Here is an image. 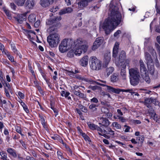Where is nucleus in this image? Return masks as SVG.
Returning a JSON list of instances; mask_svg holds the SVG:
<instances>
[{
    "label": "nucleus",
    "mask_w": 160,
    "mask_h": 160,
    "mask_svg": "<svg viewBox=\"0 0 160 160\" xmlns=\"http://www.w3.org/2000/svg\"><path fill=\"white\" fill-rule=\"evenodd\" d=\"M117 0H112L109 5L110 14L108 19L105 20L100 27L107 34H109L120 23L121 21V14L118 12V8L115 4Z\"/></svg>",
    "instance_id": "f257e3e1"
},
{
    "label": "nucleus",
    "mask_w": 160,
    "mask_h": 160,
    "mask_svg": "<svg viewBox=\"0 0 160 160\" xmlns=\"http://www.w3.org/2000/svg\"><path fill=\"white\" fill-rule=\"evenodd\" d=\"M82 39L79 38L74 42L75 45L74 49L75 55L77 56H80L82 52L85 53L87 50L88 46L86 45H83Z\"/></svg>",
    "instance_id": "f03ea898"
},
{
    "label": "nucleus",
    "mask_w": 160,
    "mask_h": 160,
    "mask_svg": "<svg viewBox=\"0 0 160 160\" xmlns=\"http://www.w3.org/2000/svg\"><path fill=\"white\" fill-rule=\"evenodd\" d=\"M129 74L131 84L133 86L137 85L140 78L138 70L137 68H131L129 69Z\"/></svg>",
    "instance_id": "7ed1b4c3"
},
{
    "label": "nucleus",
    "mask_w": 160,
    "mask_h": 160,
    "mask_svg": "<svg viewBox=\"0 0 160 160\" xmlns=\"http://www.w3.org/2000/svg\"><path fill=\"white\" fill-rule=\"evenodd\" d=\"M48 42L49 46L52 48L57 46L60 41L59 35L56 33L50 34L47 37Z\"/></svg>",
    "instance_id": "20e7f679"
},
{
    "label": "nucleus",
    "mask_w": 160,
    "mask_h": 160,
    "mask_svg": "<svg viewBox=\"0 0 160 160\" xmlns=\"http://www.w3.org/2000/svg\"><path fill=\"white\" fill-rule=\"evenodd\" d=\"M73 42L72 40L71 39H64L59 46V51L62 53L66 52L71 48Z\"/></svg>",
    "instance_id": "39448f33"
},
{
    "label": "nucleus",
    "mask_w": 160,
    "mask_h": 160,
    "mask_svg": "<svg viewBox=\"0 0 160 160\" xmlns=\"http://www.w3.org/2000/svg\"><path fill=\"white\" fill-rule=\"evenodd\" d=\"M90 68L93 70H99L101 67V63L100 60L94 56L91 57L90 59Z\"/></svg>",
    "instance_id": "423d86ee"
},
{
    "label": "nucleus",
    "mask_w": 160,
    "mask_h": 160,
    "mask_svg": "<svg viewBox=\"0 0 160 160\" xmlns=\"http://www.w3.org/2000/svg\"><path fill=\"white\" fill-rule=\"evenodd\" d=\"M61 19V17L59 16L55 18L54 19H49L46 22V24L50 26L47 30L48 32H51L52 31H54L55 29L54 26H56L57 22Z\"/></svg>",
    "instance_id": "0eeeda50"
},
{
    "label": "nucleus",
    "mask_w": 160,
    "mask_h": 160,
    "mask_svg": "<svg viewBox=\"0 0 160 160\" xmlns=\"http://www.w3.org/2000/svg\"><path fill=\"white\" fill-rule=\"evenodd\" d=\"M145 58L148 71L151 74H152L154 71V66L152 60L149 54L147 52L145 53Z\"/></svg>",
    "instance_id": "6e6552de"
},
{
    "label": "nucleus",
    "mask_w": 160,
    "mask_h": 160,
    "mask_svg": "<svg viewBox=\"0 0 160 160\" xmlns=\"http://www.w3.org/2000/svg\"><path fill=\"white\" fill-rule=\"evenodd\" d=\"M101 86L105 87V89L109 92H113L116 93H119L121 92V90L118 88H115L110 86L106 85L103 84H101Z\"/></svg>",
    "instance_id": "1a4fd4ad"
},
{
    "label": "nucleus",
    "mask_w": 160,
    "mask_h": 160,
    "mask_svg": "<svg viewBox=\"0 0 160 160\" xmlns=\"http://www.w3.org/2000/svg\"><path fill=\"white\" fill-rule=\"evenodd\" d=\"M28 13V12H27L23 13L18 14L14 18L18 23H21L23 21L26 20V15Z\"/></svg>",
    "instance_id": "9d476101"
},
{
    "label": "nucleus",
    "mask_w": 160,
    "mask_h": 160,
    "mask_svg": "<svg viewBox=\"0 0 160 160\" xmlns=\"http://www.w3.org/2000/svg\"><path fill=\"white\" fill-rule=\"evenodd\" d=\"M103 39L102 38H98L96 39L92 47V50H94L98 48L102 44Z\"/></svg>",
    "instance_id": "9b49d317"
},
{
    "label": "nucleus",
    "mask_w": 160,
    "mask_h": 160,
    "mask_svg": "<svg viewBox=\"0 0 160 160\" xmlns=\"http://www.w3.org/2000/svg\"><path fill=\"white\" fill-rule=\"evenodd\" d=\"M111 59V54L109 52L104 54L103 59V64L104 65L107 66L110 61Z\"/></svg>",
    "instance_id": "f8f14e48"
},
{
    "label": "nucleus",
    "mask_w": 160,
    "mask_h": 160,
    "mask_svg": "<svg viewBox=\"0 0 160 160\" xmlns=\"http://www.w3.org/2000/svg\"><path fill=\"white\" fill-rule=\"evenodd\" d=\"M88 56H86L82 58L79 61L80 64L83 67H85L88 63Z\"/></svg>",
    "instance_id": "ddd939ff"
},
{
    "label": "nucleus",
    "mask_w": 160,
    "mask_h": 160,
    "mask_svg": "<svg viewBox=\"0 0 160 160\" xmlns=\"http://www.w3.org/2000/svg\"><path fill=\"white\" fill-rule=\"evenodd\" d=\"M53 1V0H40V3L42 7H46L52 4Z\"/></svg>",
    "instance_id": "4468645a"
},
{
    "label": "nucleus",
    "mask_w": 160,
    "mask_h": 160,
    "mask_svg": "<svg viewBox=\"0 0 160 160\" xmlns=\"http://www.w3.org/2000/svg\"><path fill=\"white\" fill-rule=\"evenodd\" d=\"M72 11V9L71 8L68 7L62 9L59 12V14L61 15L66 13H69L71 12Z\"/></svg>",
    "instance_id": "2eb2a0df"
},
{
    "label": "nucleus",
    "mask_w": 160,
    "mask_h": 160,
    "mask_svg": "<svg viewBox=\"0 0 160 160\" xmlns=\"http://www.w3.org/2000/svg\"><path fill=\"white\" fill-rule=\"evenodd\" d=\"M99 124H101L102 126L105 127L108 126L110 124V122L108 120L107 118H100Z\"/></svg>",
    "instance_id": "dca6fc26"
},
{
    "label": "nucleus",
    "mask_w": 160,
    "mask_h": 160,
    "mask_svg": "<svg viewBox=\"0 0 160 160\" xmlns=\"http://www.w3.org/2000/svg\"><path fill=\"white\" fill-rule=\"evenodd\" d=\"M33 0H27L25 3L26 7L29 8H32L34 6Z\"/></svg>",
    "instance_id": "f3484780"
},
{
    "label": "nucleus",
    "mask_w": 160,
    "mask_h": 160,
    "mask_svg": "<svg viewBox=\"0 0 160 160\" xmlns=\"http://www.w3.org/2000/svg\"><path fill=\"white\" fill-rule=\"evenodd\" d=\"M139 63L141 72L146 74V72L147 71L143 62L142 60H141L139 61Z\"/></svg>",
    "instance_id": "a211bd4d"
},
{
    "label": "nucleus",
    "mask_w": 160,
    "mask_h": 160,
    "mask_svg": "<svg viewBox=\"0 0 160 160\" xmlns=\"http://www.w3.org/2000/svg\"><path fill=\"white\" fill-rule=\"evenodd\" d=\"M119 43L116 42L114 46L113 51V57L114 58L116 57L118 52V48L119 47Z\"/></svg>",
    "instance_id": "6ab92c4d"
},
{
    "label": "nucleus",
    "mask_w": 160,
    "mask_h": 160,
    "mask_svg": "<svg viewBox=\"0 0 160 160\" xmlns=\"http://www.w3.org/2000/svg\"><path fill=\"white\" fill-rule=\"evenodd\" d=\"M36 16L34 14H30L28 17V20L29 22L31 23H33L36 21Z\"/></svg>",
    "instance_id": "aec40b11"
},
{
    "label": "nucleus",
    "mask_w": 160,
    "mask_h": 160,
    "mask_svg": "<svg viewBox=\"0 0 160 160\" xmlns=\"http://www.w3.org/2000/svg\"><path fill=\"white\" fill-rule=\"evenodd\" d=\"M102 126H100V127H99L98 126H97V127L96 128V129L98 131V133L99 135H102L101 133L103 134L104 133H107V132L103 129L102 128Z\"/></svg>",
    "instance_id": "412c9836"
},
{
    "label": "nucleus",
    "mask_w": 160,
    "mask_h": 160,
    "mask_svg": "<svg viewBox=\"0 0 160 160\" xmlns=\"http://www.w3.org/2000/svg\"><path fill=\"white\" fill-rule=\"evenodd\" d=\"M142 76L143 79L145 80L147 83H149L150 82V79L148 75L147 74V72H146V74L144 73H142Z\"/></svg>",
    "instance_id": "4be33fe9"
},
{
    "label": "nucleus",
    "mask_w": 160,
    "mask_h": 160,
    "mask_svg": "<svg viewBox=\"0 0 160 160\" xmlns=\"http://www.w3.org/2000/svg\"><path fill=\"white\" fill-rule=\"evenodd\" d=\"M7 152L14 158L17 157V154L14 150L11 148H8L7 150Z\"/></svg>",
    "instance_id": "5701e85b"
},
{
    "label": "nucleus",
    "mask_w": 160,
    "mask_h": 160,
    "mask_svg": "<svg viewBox=\"0 0 160 160\" xmlns=\"http://www.w3.org/2000/svg\"><path fill=\"white\" fill-rule=\"evenodd\" d=\"M72 92L75 95L78 96L80 98H84L85 97V95L81 93L78 90V91L74 90H73Z\"/></svg>",
    "instance_id": "b1692460"
},
{
    "label": "nucleus",
    "mask_w": 160,
    "mask_h": 160,
    "mask_svg": "<svg viewBox=\"0 0 160 160\" xmlns=\"http://www.w3.org/2000/svg\"><path fill=\"white\" fill-rule=\"evenodd\" d=\"M78 4L79 7L81 9L88 5V2L86 0L82 1Z\"/></svg>",
    "instance_id": "393cba45"
},
{
    "label": "nucleus",
    "mask_w": 160,
    "mask_h": 160,
    "mask_svg": "<svg viewBox=\"0 0 160 160\" xmlns=\"http://www.w3.org/2000/svg\"><path fill=\"white\" fill-rule=\"evenodd\" d=\"M118 80V75L117 74L114 73L111 76V82H117Z\"/></svg>",
    "instance_id": "a878e982"
},
{
    "label": "nucleus",
    "mask_w": 160,
    "mask_h": 160,
    "mask_svg": "<svg viewBox=\"0 0 160 160\" xmlns=\"http://www.w3.org/2000/svg\"><path fill=\"white\" fill-rule=\"evenodd\" d=\"M121 65L122 69H125L126 68L127 65L129 63V61L128 60H124L122 62H121Z\"/></svg>",
    "instance_id": "bb28decb"
},
{
    "label": "nucleus",
    "mask_w": 160,
    "mask_h": 160,
    "mask_svg": "<svg viewBox=\"0 0 160 160\" xmlns=\"http://www.w3.org/2000/svg\"><path fill=\"white\" fill-rule=\"evenodd\" d=\"M61 95L62 97H65L66 98H67L68 99H69L71 98L70 96H68L70 94V93L68 92H65L64 91H62L61 92Z\"/></svg>",
    "instance_id": "cd10ccee"
},
{
    "label": "nucleus",
    "mask_w": 160,
    "mask_h": 160,
    "mask_svg": "<svg viewBox=\"0 0 160 160\" xmlns=\"http://www.w3.org/2000/svg\"><path fill=\"white\" fill-rule=\"evenodd\" d=\"M120 75L122 79H126V73L125 69H121Z\"/></svg>",
    "instance_id": "c85d7f7f"
},
{
    "label": "nucleus",
    "mask_w": 160,
    "mask_h": 160,
    "mask_svg": "<svg viewBox=\"0 0 160 160\" xmlns=\"http://www.w3.org/2000/svg\"><path fill=\"white\" fill-rule=\"evenodd\" d=\"M11 47L12 50L15 53H16L17 55H18L20 58H21V55L20 53H19L17 52V49H16L15 45L14 44H11Z\"/></svg>",
    "instance_id": "c756f323"
},
{
    "label": "nucleus",
    "mask_w": 160,
    "mask_h": 160,
    "mask_svg": "<svg viewBox=\"0 0 160 160\" xmlns=\"http://www.w3.org/2000/svg\"><path fill=\"white\" fill-rule=\"evenodd\" d=\"M144 104L147 106V107H149V105L152 103V101L151 98H146L144 100Z\"/></svg>",
    "instance_id": "7c9ffc66"
},
{
    "label": "nucleus",
    "mask_w": 160,
    "mask_h": 160,
    "mask_svg": "<svg viewBox=\"0 0 160 160\" xmlns=\"http://www.w3.org/2000/svg\"><path fill=\"white\" fill-rule=\"evenodd\" d=\"M7 155L5 152L3 151L0 152V159H2L3 160H6Z\"/></svg>",
    "instance_id": "2f4dec72"
},
{
    "label": "nucleus",
    "mask_w": 160,
    "mask_h": 160,
    "mask_svg": "<svg viewBox=\"0 0 160 160\" xmlns=\"http://www.w3.org/2000/svg\"><path fill=\"white\" fill-rule=\"evenodd\" d=\"M111 126L117 129H119L121 128V125L116 122H112Z\"/></svg>",
    "instance_id": "473e14b6"
},
{
    "label": "nucleus",
    "mask_w": 160,
    "mask_h": 160,
    "mask_svg": "<svg viewBox=\"0 0 160 160\" xmlns=\"http://www.w3.org/2000/svg\"><path fill=\"white\" fill-rule=\"evenodd\" d=\"M87 124L90 129L93 130L96 129V128L97 127V125H96L93 123H90V122H88Z\"/></svg>",
    "instance_id": "72a5a7b5"
},
{
    "label": "nucleus",
    "mask_w": 160,
    "mask_h": 160,
    "mask_svg": "<svg viewBox=\"0 0 160 160\" xmlns=\"http://www.w3.org/2000/svg\"><path fill=\"white\" fill-rule=\"evenodd\" d=\"M74 55L75 54L74 50L71 49L70 50L68 53L67 55L68 57L72 58L74 56Z\"/></svg>",
    "instance_id": "f704fd0d"
},
{
    "label": "nucleus",
    "mask_w": 160,
    "mask_h": 160,
    "mask_svg": "<svg viewBox=\"0 0 160 160\" xmlns=\"http://www.w3.org/2000/svg\"><path fill=\"white\" fill-rule=\"evenodd\" d=\"M26 0H15L16 3L18 6H22Z\"/></svg>",
    "instance_id": "c9c22d12"
},
{
    "label": "nucleus",
    "mask_w": 160,
    "mask_h": 160,
    "mask_svg": "<svg viewBox=\"0 0 160 160\" xmlns=\"http://www.w3.org/2000/svg\"><path fill=\"white\" fill-rule=\"evenodd\" d=\"M144 138V137L142 135L137 137L136 139L137 141H138V143L142 144L143 142Z\"/></svg>",
    "instance_id": "e433bc0d"
},
{
    "label": "nucleus",
    "mask_w": 160,
    "mask_h": 160,
    "mask_svg": "<svg viewBox=\"0 0 160 160\" xmlns=\"http://www.w3.org/2000/svg\"><path fill=\"white\" fill-rule=\"evenodd\" d=\"M3 9L4 12L5 13L6 15L8 16V18L9 19H11L12 18L11 15L9 11L5 8H3Z\"/></svg>",
    "instance_id": "4c0bfd02"
},
{
    "label": "nucleus",
    "mask_w": 160,
    "mask_h": 160,
    "mask_svg": "<svg viewBox=\"0 0 160 160\" xmlns=\"http://www.w3.org/2000/svg\"><path fill=\"white\" fill-rule=\"evenodd\" d=\"M114 118L115 119H120V121L123 122H126V120L125 118L122 116H114Z\"/></svg>",
    "instance_id": "58836bf2"
},
{
    "label": "nucleus",
    "mask_w": 160,
    "mask_h": 160,
    "mask_svg": "<svg viewBox=\"0 0 160 160\" xmlns=\"http://www.w3.org/2000/svg\"><path fill=\"white\" fill-rule=\"evenodd\" d=\"M57 154L58 158L60 160H67L66 159H64L62 156V154L60 151L57 152Z\"/></svg>",
    "instance_id": "ea45409f"
},
{
    "label": "nucleus",
    "mask_w": 160,
    "mask_h": 160,
    "mask_svg": "<svg viewBox=\"0 0 160 160\" xmlns=\"http://www.w3.org/2000/svg\"><path fill=\"white\" fill-rule=\"evenodd\" d=\"M5 54L8 57V59L12 62H14V59L13 56L11 55L8 52H7V53L5 52Z\"/></svg>",
    "instance_id": "a19ab883"
},
{
    "label": "nucleus",
    "mask_w": 160,
    "mask_h": 160,
    "mask_svg": "<svg viewBox=\"0 0 160 160\" xmlns=\"http://www.w3.org/2000/svg\"><path fill=\"white\" fill-rule=\"evenodd\" d=\"M126 56V53L124 51H122L121 52L120 55L119 56V58L120 59L123 60L124 59Z\"/></svg>",
    "instance_id": "79ce46f5"
},
{
    "label": "nucleus",
    "mask_w": 160,
    "mask_h": 160,
    "mask_svg": "<svg viewBox=\"0 0 160 160\" xmlns=\"http://www.w3.org/2000/svg\"><path fill=\"white\" fill-rule=\"evenodd\" d=\"M114 68L112 67H110L109 68H108L107 69V72L108 74L110 75L112 73L113 71Z\"/></svg>",
    "instance_id": "37998d69"
},
{
    "label": "nucleus",
    "mask_w": 160,
    "mask_h": 160,
    "mask_svg": "<svg viewBox=\"0 0 160 160\" xmlns=\"http://www.w3.org/2000/svg\"><path fill=\"white\" fill-rule=\"evenodd\" d=\"M121 33V31L120 30H117L115 32L114 34V36L117 38H118L119 37V35Z\"/></svg>",
    "instance_id": "c03bdc74"
},
{
    "label": "nucleus",
    "mask_w": 160,
    "mask_h": 160,
    "mask_svg": "<svg viewBox=\"0 0 160 160\" xmlns=\"http://www.w3.org/2000/svg\"><path fill=\"white\" fill-rule=\"evenodd\" d=\"M18 97L21 98V99H23L24 98V94L22 93L21 92H18Z\"/></svg>",
    "instance_id": "a18cd8bd"
},
{
    "label": "nucleus",
    "mask_w": 160,
    "mask_h": 160,
    "mask_svg": "<svg viewBox=\"0 0 160 160\" xmlns=\"http://www.w3.org/2000/svg\"><path fill=\"white\" fill-rule=\"evenodd\" d=\"M40 120L43 127L45 128L46 127V122L44 118L43 117H41Z\"/></svg>",
    "instance_id": "49530a36"
},
{
    "label": "nucleus",
    "mask_w": 160,
    "mask_h": 160,
    "mask_svg": "<svg viewBox=\"0 0 160 160\" xmlns=\"http://www.w3.org/2000/svg\"><path fill=\"white\" fill-rule=\"evenodd\" d=\"M152 103L156 104L158 105L159 104L158 102L156 100V99L153 98H151Z\"/></svg>",
    "instance_id": "de8ad7c7"
},
{
    "label": "nucleus",
    "mask_w": 160,
    "mask_h": 160,
    "mask_svg": "<svg viewBox=\"0 0 160 160\" xmlns=\"http://www.w3.org/2000/svg\"><path fill=\"white\" fill-rule=\"evenodd\" d=\"M122 91L123 92H129L130 93H131L132 94L134 93V92L133 90L132 89H125V90H121V91Z\"/></svg>",
    "instance_id": "09e8293b"
},
{
    "label": "nucleus",
    "mask_w": 160,
    "mask_h": 160,
    "mask_svg": "<svg viewBox=\"0 0 160 160\" xmlns=\"http://www.w3.org/2000/svg\"><path fill=\"white\" fill-rule=\"evenodd\" d=\"M58 9V7L57 6L53 7V8H51L50 9V11L51 12H55Z\"/></svg>",
    "instance_id": "8fccbe9b"
},
{
    "label": "nucleus",
    "mask_w": 160,
    "mask_h": 160,
    "mask_svg": "<svg viewBox=\"0 0 160 160\" xmlns=\"http://www.w3.org/2000/svg\"><path fill=\"white\" fill-rule=\"evenodd\" d=\"M124 127L126 128L124 130V132H129L131 127L126 125H125Z\"/></svg>",
    "instance_id": "3c124183"
},
{
    "label": "nucleus",
    "mask_w": 160,
    "mask_h": 160,
    "mask_svg": "<svg viewBox=\"0 0 160 160\" xmlns=\"http://www.w3.org/2000/svg\"><path fill=\"white\" fill-rule=\"evenodd\" d=\"M96 106V105L95 104H92L90 105L89 106V108L93 110H95L96 109V108H95Z\"/></svg>",
    "instance_id": "603ef678"
},
{
    "label": "nucleus",
    "mask_w": 160,
    "mask_h": 160,
    "mask_svg": "<svg viewBox=\"0 0 160 160\" xmlns=\"http://www.w3.org/2000/svg\"><path fill=\"white\" fill-rule=\"evenodd\" d=\"M108 132H107V133L113 136L114 134V132L112 131L110 128L108 129Z\"/></svg>",
    "instance_id": "864d4df0"
},
{
    "label": "nucleus",
    "mask_w": 160,
    "mask_h": 160,
    "mask_svg": "<svg viewBox=\"0 0 160 160\" xmlns=\"http://www.w3.org/2000/svg\"><path fill=\"white\" fill-rule=\"evenodd\" d=\"M16 131L18 133H20L22 136L23 135L22 133L21 129L19 127H17L16 128Z\"/></svg>",
    "instance_id": "5fc2aeb1"
},
{
    "label": "nucleus",
    "mask_w": 160,
    "mask_h": 160,
    "mask_svg": "<svg viewBox=\"0 0 160 160\" xmlns=\"http://www.w3.org/2000/svg\"><path fill=\"white\" fill-rule=\"evenodd\" d=\"M101 110L102 112L104 113H107L108 111V109L105 107H102L101 108Z\"/></svg>",
    "instance_id": "6e6d98bb"
},
{
    "label": "nucleus",
    "mask_w": 160,
    "mask_h": 160,
    "mask_svg": "<svg viewBox=\"0 0 160 160\" xmlns=\"http://www.w3.org/2000/svg\"><path fill=\"white\" fill-rule=\"evenodd\" d=\"M91 102L94 103H97L98 102V100L96 98H93L91 99Z\"/></svg>",
    "instance_id": "4d7b16f0"
},
{
    "label": "nucleus",
    "mask_w": 160,
    "mask_h": 160,
    "mask_svg": "<svg viewBox=\"0 0 160 160\" xmlns=\"http://www.w3.org/2000/svg\"><path fill=\"white\" fill-rule=\"evenodd\" d=\"M40 24V21H37L34 23V25L35 27H38Z\"/></svg>",
    "instance_id": "13d9d810"
},
{
    "label": "nucleus",
    "mask_w": 160,
    "mask_h": 160,
    "mask_svg": "<svg viewBox=\"0 0 160 160\" xmlns=\"http://www.w3.org/2000/svg\"><path fill=\"white\" fill-rule=\"evenodd\" d=\"M44 146L45 148L47 149H51V147L48 144L46 143L45 145Z\"/></svg>",
    "instance_id": "bf43d9fd"
},
{
    "label": "nucleus",
    "mask_w": 160,
    "mask_h": 160,
    "mask_svg": "<svg viewBox=\"0 0 160 160\" xmlns=\"http://www.w3.org/2000/svg\"><path fill=\"white\" fill-rule=\"evenodd\" d=\"M23 108L24 110L27 113H28L29 112V110L28 109L27 106L26 105L23 106Z\"/></svg>",
    "instance_id": "052dcab7"
},
{
    "label": "nucleus",
    "mask_w": 160,
    "mask_h": 160,
    "mask_svg": "<svg viewBox=\"0 0 160 160\" xmlns=\"http://www.w3.org/2000/svg\"><path fill=\"white\" fill-rule=\"evenodd\" d=\"M133 122L135 124H138L141 123L140 121L138 120H133Z\"/></svg>",
    "instance_id": "680f3d73"
},
{
    "label": "nucleus",
    "mask_w": 160,
    "mask_h": 160,
    "mask_svg": "<svg viewBox=\"0 0 160 160\" xmlns=\"http://www.w3.org/2000/svg\"><path fill=\"white\" fill-rule=\"evenodd\" d=\"M122 139L126 141H127L128 140V137L126 136H122L121 137Z\"/></svg>",
    "instance_id": "e2e57ef3"
},
{
    "label": "nucleus",
    "mask_w": 160,
    "mask_h": 160,
    "mask_svg": "<svg viewBox=\"0 0 160 160\" xmlns=\"http://www.w3.org/2000/svg\"><path fill=\"white\" fill-rule=\"evenodd\" d=\"M5 94L6 96L8 97V98H10V95L9 94V93L8 91L6 89H5Z\"/></svg>",
    "instance_id": "0e129e2a"
},
{
    "label": "nucleus",
    "mask_w": 160,
    "mask_h": 160,
    "mask_svg": "<svg viewBox=\"0 0 160 160\" xmlns=\"http://www.w3.org/2000/svg\"><path fill=\"white\" fill-rule=\"evenodd\" d=\"M117 112L118 114V116H122V113L121 112V110L120 109H118L117 110Z\"/></svg>",
    "instance_id": "69168bd1"
},
{
    "label": "nucleus",
    "mask_w": 160,
    "mask_h": 160,
    "mask_svg": "<svg viewBox=\"0 0 160 160\" xmlns=\"http://www.w3.org/2000/svg\"><path fill=\"white\" fill-rule=\"evenodd\" d=\"M103 142L106 144H109L108 141L106 139H103Z\"/></svg>",
    "instance_id": "338daca9"
},
{
    "label": "nucleus",
    "mask_w": 160,
    "mask_h": 160,
    "mask_svg": "<svg viewBox=\"0 0 160 160\" xmlns=\"http://www.w3.org/2000/svg\"><path fill=\"white\" fill-rule=\"evenodd\" d=\"M156 40L157 42L160 44V36H158L156 38Z\"/></svg>",
    "instance_id": "774afa93"
}]
</instances>
